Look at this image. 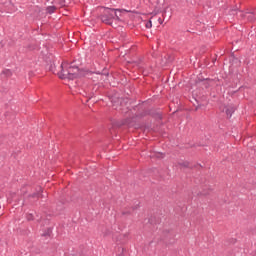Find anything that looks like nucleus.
Instances as JSON below:
<instances>
[{
	"label": "nucleus",
	"mask_w": 256,
	"mask_h": 256,
	"mask_svg": "<svg viewBox=\"0 0 256 256\" xmlns=\"http://www.w3.org/2000/svg\"><path fill=\"white\" fill-rule=\"evenodd\" d=\"M187 165H189V164H188V163H186V165H185V166L187 167Z\"/></svg>",
	"instance_id": "nucleus-8"
},
{
	"label": "nucleus",
	"mask_w": 256,
	"mask_h": 256,
	"mask_svg": "<svg viewBox=\"0 0 256 256\" xmlns=\"http://www.w3.org/2000/svg\"><path fill=\"white\" fill-rule=\"evenodd\" d=\"M48 13H55V7L54 6L48 7Z\"/></svg>",
	"instance_id": "nucleus-3"
},
{
	"label": "nucleus",
	"mask_w": 256,
	"mask_h": 256,
	"mask_svg": "<svg viewBox=\"0 0 256 256\" xmlns=\"http://www.w3.org/2000/svg\"><path fill=\"white\" fill-rule=\"evenodd\" d=\"M227 115H229V110L226 111Z\"/></svg>",
	"instance_id": "nucleus-7"
},
{
	"label": "nucleus",
	"mask_w": 256,
	"mask_h": 256,
	"mask_svg": "<svg viewBox=\"0 0 256 256\" xmlns=\"http://www.w3.org/2000/svg\"><path fill=\"white\" fill-rule=\"evenodd\" d=\"M123 13H127V11L113 8H104L101 15V21L106 25H113V21H121V14Z\"/></svg>",
	"instance_id": "nucleus-2"
},
{
	"label": "nucleus",
	"mask_w": 256,
	"mask_h": 256,
	"mask_svg": "<svg viewBox=\"0 0 256 256\" xmlns=\"http://www.w3.org/2000/svg\"><path fill=\"white\" fill-rule=\"evenodd\" d=\"M158 23H159L160 25H163V20H162L161 18H159V19H158Z\"/></svg>",
	"instance_id": "nucleus-5"
},
{
	"label": "nucleus",
	"mask_w": 256,
	"mask_h": 256,
	"mask_svg": "<svg viewBox=\"0 0 256 256\" xmlns=\"http://www.w3.org/2000/svg\"><path fill=\"white\" fill-rule=\"evenodd\" d=\"M151 27H153V23H152L151 21H148V22L146 23V28H147V29H151Z\"/></svg>",
	"instance_id": "nucleus-4"
},
{
	"label": "nucleus",
	"mask_w": 256,
	"mask_h": 256,
	"mask_svg": "<svg viewBox=\"0 0 256 256\" xmlns=\"http://www.w3.org/2000/svg\"><path fill=\"white\" fill-rule=\"evenodd\" d=\"M161 155H163V154H157V157H161Z\"/></svg>",
	"instance_id": "nucleus-6"
},
{
	"label": "nucleus",
	"mask_w": 256,
	"mask_h": 256,
	"mask_svg": "<svg viewBox=\"0 0 256 256\" xmlns=\"http://www.w3.org/2000/svg\"><path fill=\"white\" fill-rule=\"evenodd\" d=\"M85 73L82 70H79L77 66H73L67 62H62L60 65V71L58 72V77L60 79H77V77H83Z\"/></svg>",
	"instance_id": "nucleus-1"
}]
</instances>
